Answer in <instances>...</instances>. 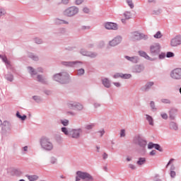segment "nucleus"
I'll return each instance as SVG.
<instances>
[{
	"label": "nucleus",
	"instance_id": "obj_4",
	"mask_svg": "<svg viewBox=\"0 0 181 181\" xmlns=\"http://www.w3.org/2000/svg\"><path fill=\"white\" fill-rule=\"evenodd\" d=\"M80 12V8L77 6H71L68 7L63 11L64 16H66V18H74L76 15H78Z\"/></svg>",
	"mask_w": 181,
	"mask_h": 181
},
{
	"label": "nucleus",
	"instance_id": "obj_15",
	"mask_svg": "<svg viewBox=\"0 0 181 181\" xmlns=\"http://www.w3.org/2000/svg\"><path fill=\"white\" fill-rule=\"evenodd\" d=\"M104 27L107 30H118V24L112 22H106L104 23Z\"/></svg>",
	"mask_w": 181,
	"mask_h": 181
},
{
	"label": "nucleus",
	"instance_id": "obj_47",
	"mask_svg": "<svg viewBox=\"0 0 181 181\" xmlns=\"http://www.w3.org/2000/svg\"><path fill=\"white\" fill-rule=\"evenodd\" d=\"M165 57H168V59L170 57H175V53L172 52H168L167 54H165Z\"/></svg>",
	"mask_w": 181,
	"mask_h": 181
},
{
	"label": "nucleus",
	"instance_id": "obj_17",
	"mask_svg": "<svg viewBox=\"0 0 181 181\" xmlns=\"http://www.w3.org/2000/svg\"><path fill=\"white\" fill-rule=\"evenodd\" d=\"M170 45L173 47H176L177 46H180L181 45V36L177 35L174 38H173L170 41Z\"/></svg>",
	"mask_w": 181,
	"mask_h": 181
},
{
	"label": "nucleus",
	"instance_id": "obj_25",
	"mask_svg": "<svg viewBox=\"0 0 181 181\" xmlns=\"http://www.w3.org/2000/svg\"><path fill=\"white\" fill-rule=\"evenodd\" d=\"M37 81L42 83V84H47V81H46V78L43 77V75H37Z\"/></svg>",
	"mask_w": 181,
	"mask_h": 181
},
{
	"label": "nucleus",
	"instance_id": "obj_44",
	"mask_svg": "<svg viewBox=\"0 0 181 181\" xmlns=\"http://www.w3.org/2000/svg\"><path fill=\"white\" fill-rule=\"evenodd\" d=\"M161 103H163V104H172V101L166 98L161 99Z\"/></svg>",
	"mask_w": 181,
	"mask_h": 181
},
{
	"label": "nucleus",
	"instance_id": "obj_53",
	"mask_svg": "<svg viewBox=\"0 0 181 181\" xmlns=\"http://www.w3.org/2000/svg\"><path fill=\"white\" fill-rule=\"evenodd\" d=\"M127 5L129 6L130 9H134V2H132V1L127 2Z\"/></svg>",
	"mask_w": 181,
	"mask_h": 181
},
{
	"label": "nucleus",
	"instance_id": "obj_64",
	"mask_svg": "<svg viewBox=\"0 0 181 181\" xmlns=\"http://www.w3.org/2000/svg\"><path fill=\"white\" fill-rule=\"evenodd\" d=\"M160 10L153 11V15H160Z\"/></svg>",
	"mask_w": 181,
	"mask_h": 181
},
{
	"label": "nucleus",
	"instance_id": "obj_16",
	"mask_svg": "<svg viewBox=\"0 0 181 181\" xmlns=\"http://www.w3.org/2000/svg\"><path fill=\"white\" fill-rule=\"evenodd\" d=\"M28 73L30 74L31 77L36 76L37 73H43V69L42 67H38L37 69H35L32 66L27 67Z\"/></svg>",
	"mask_w": 181,
	"mask_h": 181
},
{
	"label": "nucleus",
	"instance_id": "obj_18",
	"mask_svg": "<svg viewBox=\"0 0 181 181\" xmlns=\"http://www.w3.org/2000/svg\"><path fill=\"white\" fill-rule=\"evenodd\" d=\"M154 84L155 83H153V81H148L141 88V90L144 93H148V91L152 88V86H154Z\"/></svg>",
	"mask_w": 181,
	"mask_h": 181
},
{
	"label": "nucleus",
	"instance_id": "obj_2",
	"mask_svg": "<svg viewBox=\"0 0 181 181\" xmlns=\"http://www.w3.org/2000/svg\"><path fill=\"white\" fill-rule=\"evenodd\" d=\"M40 144L42 149L47 152H50L54 148L52 140L46 136H43L40 139Z\"/></svg>",
	"mask_w": 181,
	"mask_h": 181
},
{
	"label": "nucleus",
	"instance_id": "obj_1",
	"mask_svg": "<svg viewBox=\"0 0 181 181\" xmlns=\"http://www.w3.org/2000/svg\"><path fill=\"white\" fill-rule=\"evenodd\" d=\"M54 81H57L60 84H69L71 81V76L67 71H62L52 76Z\"/></svg>",
	"mask_w": 181,
	"mask_h": 181
},
{
	"label": "nucleus",
	"instance_id": "obj_3",
	"mask_svg": "<svg viewBox=\"0 0 181 181\" xmlns=\"http://www.w3.org/2000/svg\"><path fill=\"white\" fill-rule=\"evenodd\" d=\"M0 127L1 128V134L2 136H8L11 134V131H12V124H11L8 121L0 120Z\"/></svg>",
	"mask_w": 181,
	"mask_h": 181
},
{
	"label": "nucleus",
	"instance_id": "obj_41",
	"mask_svg": "<svg viewBox=\"0 0 181 181\" xmlns=\"http://www.w3.org/2000/svg\"><path fill=\"white\" fill-rule=\"evenodd\" d=\"M154 148L156 149V151H158L159 152H163V148L160 147V145L158 144H154Z\"/></svg>",
	"mask_w": 181,
	"mask_h": 181
},
{
	"label": "nucleus",
	"instance_id": "obj_39",
	"mask_svg": "<svg viewBox=\"0 0 181 181\" xmlns=\"http://www.w3.org/2000/svg\"><path fill=\"white\" fill-rule=\"evenodd\" d=\"M34 42L36 43V45H42L43 43V40L39 37H35L34 38Z\"/></svg>",
	"mask_w": 181,
	"mask_h": 181
},
{
	"label": "nucleus",
	"instance_id": "obj_12",
	"mask_svg": "<svg viewBox=\"0 0 181 181\" xmlns=\"http://www.w3.org/2000/svg\"><path fill=\"white\" fill-rule=\"evenodd\" d=\"M170 77L173 80H181V68H176L171 71Z\"/></svg>",
	"mask_w": 181,
	"mask_h": 181
},
{
	"label": "nucleus",
	"instance_id": "obj_42",
	"mask_svg": "<svg viewBox=\"0 0 181 181\" xmlns=\"http://www.w3.org/2000/svg\"><path fill=\"white\" fill-rule=\"evenodd\" d=\"M61 124H62V125H64V127H67V126H69V119H62Z\"/></svg>",
	"mask_w": 181,
	"mask_h": 181
},
{
	"label": "nucleus",
	"instance_id": "obj_48",
	"mask_svg": "<svg viewBox=\"0 0 181 181\" xmlns=\"http://www.w3.org/2000/svg\"><path fill=\"white\" fill-rule=\"evenodd\" d=\"M165 57H166V54L165 52H161L160 54H158V59H160V60L165 59Z\"/></svg>",
	"mask_w": 181,
	"mask_h": 181
},
{
	"label": "nucleus",
	"instance_id": "obj_31",
	"mask_svg": "<svg viewBox=\"0 0 181 181\" xmlns=\"http://www.w3.org/2000/svg\"><path fill=\"white\" fill-rule=\"evenodd\" d=\"M146 119L148 121L149 125H151V127H153L154 123H153V118L152 116L149 115H146Z\"/></svg>",
	"mask_w": 181,
	"mask_h": 181
},
{
	"label": "nucleus",
	"instance_id": "obj_55",
	"mask_svg": "<svg viewBox=\"0 0 181 181\" xmlns=\"http://www.w3.org/2000/svg\"><path fill=\"white\" fill-rule=\"evenodd\" d=\"M174 161H175V160L173 158L170 159V160L167 163L165 168H169V165H172V163H173Z\"/></svg>",
	"mask_w": 181,
	"mask_h": 181
},
{
	"label": "nucleus",
	"instance_id": "obj_56",
	"mask_svg": "<svg viewBox=\"0 0 181 181\" xmlns=\"http://www.w3.org/2000/svg\"><path fill=\"white\" fill-rule=\"evenodd\" d=\"M125 136V129H122L120 131V137L124 138Z\"/></svg>",
	"mask_w": 181,
	"mask_h": 181
},
{
	"label": "nucleus",
	"instance_id": "obj_36",
	"mask_svg": "<svg viewBox=\"0 0 181 181\" xmlns=\"http://www.w3.org/2000/svg\"><path fill=\"white\" fill-rule=\"evenodd\" d=\"M94 127H95V124L90 123L89 124H86L85 126V129H87L88 131H90V129H93V128H94Z\"/></svg>",
	"mask_w": 181,
	"mask_h": 181
},
{
	"label": "nucleus",
	"instance_id": "obj_58",
	"mask_svg": "<svg viewBox=\"0 0 181 181\" xmlns=\"http://www.w3.org/2000/svg\"><path fill=\"white\" fill-rule=\"evenodd\" d=\"M83 12H84V13H90V8H88L87 7H84L83 8Z\"/></svg>",
	"mask_w": 181,
	"mask_h": 181
},
{
	"label": "nucleus",
	"instance_id": "obj_10",
	"mask_svg": "<svg viewBox=\"0 0 181 181\" xmlns=\"http://www.w3.org/2000/svg\"><path fill=\"white\" fill-rule=\"evenodd\" d=\"M150 53L151 56H158L160 53V45L155 43L150 46Z\"/></svg>",
	"mask_w": 181,
	"mask_h": 181
},
{
	"label": "nucleus",
	"instance_id": "obj_37",
	"mask_svg": "<svg viewBox=\"0 0 181 181\" xmlns=\"http://www.w3.org/2000/svg\"><path fill=\"white\" fill-rule=\"evenodd\" d=\"M124 16L125 19H131L132 18V13L130 11H126L124 13Z\"/></svg>",
	"mask_w": 181,
	"mask_h": 181
},
{
	"label": "nucleus",
	"instance_id": "obj_62",
	"mask_svg": "<svg viewBox=\"0 0 181 181\" xmlns=\"http://www.w3.org/2000/svg\"><path fill=\"white\" fill-rule=\"evenodd\" d=\"M84 2V0H76V5H81Z\"/></svg>",
	"mask_w": 181,
	"mask_h": 181
},
{
	"label": "nucleus",
	"instance_id": "obj_24",
	"mask_svg": "<svg viewBox=\"0 0 181 181\" xmlns=\"http://www.w3.org/2000/svg\"><path fill=\"white\" fill-rule=\"evenodd\" d=\"M0 59H2V61L5 63L6 65L7 69H9L11 67V62L8 61V58L5 55H0Z\"/></svg>",
	"mask_w": 181,
	"mask_h": 181
},
{
	"label": "nucleus",
	"instance_id": "obj_13",
	"mask_svg": "<svg viewBox=\"0 0 181 181\" xmlns=\"http://www.w3.org/2000/svg\"><path fill=\"white\" fill-rule=\"evenodd\" d=\"M121 42H122V37L121 35H117L109 41L108 45L110 47H115V46L120 45Z\"/></svg>",
	"mask_w": 181,
	"mask_h": 181
},
{
	"label": "nucleus",
	"instance_id": "obj_54",
	"mask_svg": "<svg viewBox=\"0 0 181 181\" xmlns=\"http://www.w3.org/2000/svg\"><path fill=\"white\" fill-rule=\"evenodd\" d=\"M61 4H62V5H69L70 0H62Z\"/></svg>",
	"mask_w": 181,
	"mask_h": 181
},
{
	"label": "nucleus",
	"instance_id": "obj_38",
	"mask_svg": "<svg viewBox=\"0 0 181 181\" xmlns=\"http://www.w3.org/2000/svg\"><path fill=\"white\" fill-rule=\"evenodd\" d=\"M49 162L51 165H56V163H57V158L54 156H52L49 158Z\"/></svg>",
	"mask_w": 181,
	"mask_h": 181
},
{
	"label": "nucleus",
	"instance_id": "obj_5",
	"mask_svg": "<svg viewBox=\"0 0 181 181\" xmlns=\"http://www.w3.org/2000/svg\"><path fill=\"white\" fill-rule=\"evenodd\" d=\"M76 175V181H79L81 179L83 181H94V177L88 173L77 171Z\"/></svg>",
	"mask_w": 181,
	"mask_h": 181
},
{
	"label": "nucleus",
	"instance_id": "obj_35",
	"mask_svg": "<svg viewBox=\"0 0 181 181\" xmlns=\"http://www.w3.org/2000/svg\"><path fill=\"white\" fill-rule=\"evenodd\" d=\"M5 78L6 80H8V81H13V75L9 73L5 76Z\"/></svg>",
	"mask_w": 181,
	"mask_h": 181
},
{
	"label": "nucleus",
	"instance_id": "obj_45",
	"mask_svg": "<svg viewBox=\"0 0 181 181\" xmlns=\"http://www.w3.org/2000/svg\"><path fill=\"white\" fill-rule=\"evenodd\" d=\"M132 77V75L130 74H122V78H131Z\"/></svg>",
	"mask_w": 181,
	"mask_h": 181
},
{
	"label": "nucleus",
	"instance_id": "obj_32",
	"mask_svg": "<svg viewBox=\"0 0 181 181\" xmlns=\"http://www.w3.org/2000/svg\"><path fill=\"white\" fill-rule=\"evenodd\" d=\"M33 100H34V101H35L37 104H40V103H42L43 101V99H42V97L39 95L33 96Z\"/></svg>",
	"mask_w": 181,
	"mask_h": 181
},
{
	"label": "nucleus",
	"instance_id": "obj_9",
	"mask_svg": "<svg viewBox=\"0 0 181 181\" xmlns=\"http://www.w3.org/2000/svg\"><path fill=\"white\" fill-rule=\"evenodd\" d=\"M81 134H83V129L81 128L71 129L69 138H73L74 139H78Z\"/></svg>",
	"mask_w": 181,
	"mask_h": 181
},
{
	"label": "nucleus",
	"instance_id": "obj_60",
	"mask_svg": "<svg viewBox=\"0 0 181 181\" xmlns=\"http://www.w3.org/2000/svg\"><path fill=\"white\" fill-rule=\"evenodd\" d=\"M15 174L17 175V176H21L22 175V171H21L20 170H15Z\"/></svg>",
	"mask_w": 181,
	"mask_h": 181
},
{
	"label": "nucleus",
	"instance_id": "obj_33",
	"mask_svg": "<svg viewBox=\"0 0 181 181\" xmlns=\"http://www.w3.org/2000/svg\"><path fill=\"white\" fill-rule=\"evenodd\" d=\"M150 107L151 108V111H153V112L158 111V107H156V105H155V102L151 101Z\"/></svg>",
	"mask_w": 181,
	"mask_h": 181
},
{
	"label": "nucleus",
	"instance_id": "obj_57",
	"mask_svg": "<svg viewBox=\"0 0 181 181\" xmlns=\"http://www.w3.org/2000/svg\"><path fill=\"white\" fill-rule=\"evenodd\" d=\"M161 118H163V119H168V114L166 113H161Z\"/></svg>",
	"mask_w": 181,
	"mask_h": 181
},
{
	"label": "nucleus",
	"instance_id": "obj_27",
	"mask_svg": "<svg viewBox=\"0 0 181 181\" xmlns=\"http://www.w3.org/2000/svg\"><path fill=\"white\" fill-rule=\"evenodd\" d=\"M146 163V158H139V160L136 161V165L138 166H142V165H145Z\"/></svg>",
	"mask_w": 181,
	"mask_h": 181
},
{
	"label": "nucleus",
	"instance_id": "obj_63",
	"mask_svg": "<svg viewBox=\"0 0 181 181\" xmlns=\"http://www.w3.org/2000/svg\"><path fill=\"white\" fill-rule=\"evenodd\" d=\"M45 94H46V95H52V91L49 90H45L44 91Z\"/></svg>",
	"mask_w": 181,
	"mask_h": 181
},
{
	"label": "nucleus",
	"instance_id": "obj_28",
	"mask_svg": "<svg viewBox=\"0 0 181 181\" xmlns=\"http://www.w3.org/2000/svg\"><path fill=\"white\" fill-rule=\"evenodd\" d=\"M28 57L30 59H32V60H34V62H38V60H39V57H37V55H36L32 52H28Z\"/></svg>",
	"mask_w": 181,
	"mask_h": 181
},
{
	"label": "nucleus",
	"instance_id": "obj_22",
	"mask_svg": "<svg viewBox=\"0 0 181 181\" xmlns=\"http://www.w3.org/2000/svg\"><path fill=\"white\" fill-rule=\"evenodd\" d=\"M124 59H126V60H128V62H131V63L136 64L139 62V57L138 56L129 57L125 55Z\"/></svg>",
	"mask_w": 181,
	"mask_h": 181
},
{
	"label": "nucleus",
	"instance_id": "obj_40",
	"mask_svg": "<svg viewBox=\"0 0 181 181\" xmlns=\"http://www.w3.org/2000/svg\"><path fill=\"white\" fill-rule=\"evenodd\" d=\"M28 177L30 181H36L38 179L37 175H28Z\"/></svg>",
	"mask_w": 181,
	"mask_h": 181
},
{
	"label": "nucleus",
	"instance_id": "obj_52",
	"mask_svg": "<svg viewBox=\"0 0 181 181\" xmlns=\"http://www.w3.org/2000/svg\"><path fill=\"white\" fill-rule=\"evenodd\" d=\"M170 177H172V179H175V177H176V172L170 171Z\"/></svg>",
	"mask_w": 181,
	"mask_h": 181
},
{
	"label": "nucleus",
	"instance_id": "obj_61",
	"mask_svg": "<svg viewBox=\"0 0 181 181\" xmlns=\"http://www.w3.org/2000/svg\"><path fill=\"white\" fill-rule=\"evenodd\" d=\"M129 168L132 169V170H135V169H136V167L134 164H129Z\"/></svg>",
	"mask_w": 181,
	"mask_h": 181
},
{
	"label": "nucleus",
	"instance_id": "obj_20",
	"mask_svg": "<svg viewBox=\"0 0 181 181\" xmlns=\"http://www.w3.org/2000/svg\"><path fill=\"white\" fill-rule=\"evenodd\" d=\"M136 144H137V145H139L141 148H144L146 146L148 142H146V140L142 139V137L139 136L136 139Z\"/></svg>",
	"mask_w": 181,
	"mask_h": 181
},
{
	"label": "nucleus",
	"instance_id": "obj_7",
	"mask_svg": "<svg viewBox=\"0 0 181 181\" xmlns=\"http://www.w3.org/2000/svg\"><path fill=\"white\" fill-rule=\"evenodd\" d=\"M67 107L70 110H74L75 111H83L84 106L78 102H69L67 103Z\"/></svg>",
	"mask_w": 181,
	"mask_h": 181
},
{
	"label": "nucleus",
	"instance_id": "obj_23",
	"mask_svg": "<svg viewBox=\"0 0 181 181\" xmlns=\"http://www.w3.org/2000/svg\"><path fill=\"white\" fill-rule=\"evenodd\" d=\"M101 81L105 88H110L111 87V81L108 78H103L101 79Z\"/></svg>",
	"mask_w": 181,
	"mask_h": 181
},
{
	"label": "nucleus",
	"instance_id": "obj_34",
	"mask_svg": "<svg viewBox=\"0 0 181 181\" xmlns=\"http://www.w3.org/2000/svg\"><path fill=\"white\" fill-rule=\"evenodd\" d=\"M16 117L17 118H19V119H21V121H25V119L28 118V116H26L25 115H23V116L21 115V113L19 112H16Z\"/></svg>",
	"mask_w": 181,
	"mask_h": 181
},
{
	"label": "nucleus",
	"instance_id": "obj_26",
	"mask_svg": "<svg viewBox=\"0 0 181 181\" xmlns=\"http://www.w3.org/2000/svg\"><path fill=\"white\" fill-rule=\"evenodd\" d=\"M169 128L170 129H173V131H177L179 129L177 124L175 122H170L169 123Z\"/></svg>",
	"mask_w": 181,
	"mask_h": 181
},
{
	"label": "nucleus",
	"instance_id": "obj_30",
	"mask_svg": "<svg viewBox=\"0 0 181 181\" xmlns=\"http://www.w3.org/2000/svg\"><path fill=\"white\" fill-rule=\"evenodd\" d=\"M85 74H86V70H84V69L83 68H81L76 70V74L78 76V77H81L84 76Z\"/></svg>",
	"mask_w": 181,
	"mask_h": 181
},
{
	"label": "nucleus",
	"instance_id": "obj_29",
	"mask_svg": "<svg viewBox=\"0 0 181 181\" xmlns=\"http://www.w3.org/2000/svg\"><path fill=\"white\" fill-rule=\"evenodd\" d=\"M71 129H67L66 127H62L61 131L66 135V136H69L70 138V132Z\"/></svg>",
	"mask_w": 181,
	"mask_h": 181
},
{
	"label": "nucleus",
	"instance_id": "obj_46",
	"mask_svg": "<svg viewBox=\"0 0 181 181\" xmlns=\"http://www.w3.org/2000/svg\"><path fill=\"white\" fill-rule=\"evenodd\" d=\"M55 25H62V19L57 18L54 20Z\"/></svg>",
	"mask_w": 181,
	"mask_h": 181
},
{
	"label": "nucleus",
	"instance_id": "obj_59",
	"mask_svg": "<svg viewBox=\"0 0 181 181\" xmlns=\"http://www.w3.org/2000/svg\"><path fill=\"white\" fill-rule=\"evenodd\" d=\"M93 106H94L95 108H100V107H101V103H95L93 104Z\"/></svg>",
	"mask_w": 181,
	"mask_h": 181
},
{
	"label": "nucleus",
	"instance_id": "obj_11",
	"mask_svg": "<svg viewBox=\"0 0 181 181\" xmlns=\"http://www.w3.org/2000/svg\"><path fill=\"white\" fill-rule=\"evenodd\" d=\"M79 53L82 56H86V57H90V59H95V57L98 56V54H97V52H90L84 48L81 49L79 50Z\"/></svg>",
	"mask_w": 181,
	"mask_h": 181
},
{
	"label": "nucleus",
	"instance_id": "obj_8",
	"mask_svg": "<svg viewBox=\"0 0 181 181\" xmlns=\"http://www.w3.org/2000/svg\"><path fill=\"white\" fill-rule=\"evenodd\" d=\"M132 39L134 41L136 40H148L149 37L144 33H139L138 31H135L132 33Z\"/></svg>",
	"mask_w": 181,
	"mask_h": 181
},
{
	"label": "nucleus",
	"instance_id": "obj_49",
	"mask_svg": "<svg viewBox=\"0 0 181 181\" xmlns=\"http://www.w3.org/2000/svg\"><path fill=\"white\" fill-rule=\"evenodd\" d=\"M6 13V11L4 8H0V18H2V16H4Z\"/></svg>",
	"mask_w": 181,
	"mask_h": 181
},
{
	"label": "nucleus",
	"instance_id": "obj_6",
	"mask_svg": "<svg viewBox=\"0 0 181 181\" xmlns=\"http://www.w3.org/2000/svg\"><path fill=\"white\" fill-rule=\"evenodd\" d=\"M62 66H64L65 67H76L77 69H80V67H83V62L80 61H62L61 62Z\"/></svg>",
	"mask_w": 181,
	"mask_h": 181
},
{
	"label": "nucleus",
	"instance_id": "obj_43",
	"mask_svg": "<svg viewBox=\"0 0 181 181\" xmlns=\"http://www.w3.org/2000/svg\"><path fill=\"white\" fill-rule=\"evenodd\" d=\"M153 37L155 39H160L162 37V33L160 31H158L154 35Z\"/></svg>",
	"mask_w": 181,
	"mask_h": 181
},
{
	"label": "nucleus",
	"instance_id": "obj_51",
	"mask_svg": "<svg viewBox=\"0 0 181 181\" xmlns=\"http://www.w3.org/2000/svg\"><path fill=\"white\" fill-rule=\"evenodd\" d=\"M155 148V144L150 142L148 144V149H153Z\"/></svg>",
	"mask_w": 181,
	"mask_h": 181
},
{
	"label": "nucleus",
	"instance_id": "obj_19",
	"mask_svg": "<svg viewBox=\"0 0 181 181\" xmlns=\"http://www.w3.org/2000/svg\"><path fill=\"white\" fill-rule=\"evenodd\" d=\"M138 54L141 57H144V59H146V60H149L150 62H155V60H156V59L149 57V55H148V54H146L145 51H139Z\"/></svg>",
	"mask_w": 181,
	"mask_h": 181
},
{
	"label": "nucleus",
	"instance_id": "obj_50",
	"mask_svg": "<svg viewBox=\"0 0 181 181\" xmlns=\"http://www.w3.org/2000/svg\"><path fill=\"white\" fill-rule=\"evenodd\" d=\"M119 77L122 78V73H117L113 76L114 78H119Z\"/></svg>",
	"mask_w": 181,
	"mask_h": 181
},
{
	"label": "nucleus",
	"instance_id": "obj_21",
	"mask_svg": "<svg viewBox=\"0 0 181 181\" xmlns=\"http://www.w3.org/2000/svg\"><path fill=\"white\" fill-rule=\"evenodd\" d=\"M177 114V109L175 107L171 108L168 112L170 119H171V121H175Z\"/></svg>",
	"mask_w": 181,
	"mask_h": 181
},
{
	"label": "nucleus",
	"instance_id": "obj_14",
	"mask_svg": "<svg viewBox=\"0 0 181 181\" xmlns=\"http://www.w3.org/2000/svg\"><path fill=\"white\" fill-rule=\"evenodd\" d=\"M145 70V66L144 64H136L132 67V73L135 74H139Z\"/></svg>",
	"mask_w": 181,
	"mask_h": 181
}]
</instances>
